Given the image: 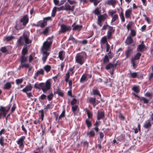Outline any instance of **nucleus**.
I'll return each instance as SVG.
<instances>
[{
  "label": "nucleus",
  "instance_id": "nucleus-1",
  "mask_svg": "<svg viewBox=\"0 0 153 153\" xmlns=\"http://www.w3.org/2000/svg\"><path fill=\"white\" fill-rule=\"evenodd\" d=\"M29 34L27 32H25L23 33L22 36L19 37L17 42V46L19 47L22 45H25L26 46V45H29L31 44V40L29 39Z\"/></svg>",
  "mask_w": 153,
  "mask_h": 153
},
{
  "label": "nucleus",
  "instance_id": "nucleus-2",
  "mask_svg": "<svg viewBox=\"0 0 153 153\" xmlns=\"http://www.w3.org/2000/svg\"><path fill=\"white\" fill-rule=\"evenodd\" d=\"M86 59V55L85 53H78L75 57L76 62L80 65L84 64Z\"/></svg>",
  "mask_w": 153,
  "mask_h": 153
},
{
  "label": "nucleus",
  "instance_id": "nucleus-3",
  "mask_svg": "<svg viewBox=\"0 0 153 153\" xmlns=\"http://www.w3.org/2000/svg\"><path fill=\"white\" fill-rule=\"evenodd\" d=\"M51 83L49 80H48L45 83H42L41 85V89L44 93H46L51 87Z\"/></svg>",
  "mask_w": 153,
  "mask_h": 153
},
{
  "label": "nucleus",
  "instance_id": "nucleus-4",
  "mask_svg": "<svg viewBox=\"0 0 153 153\" xmlns=\"http://www.w3.org/2000/svg\"><path fill=\"white\" fill-rule=\"evenodd\" d=\"M53 37V36L48 37L43 43V46L45 49H47L50 47L52 43Z\"/></svg>",
  "mask_w": 153,
  "mask_h": 153
},
{
  "label": "nucleus",
  "instance_id": "nucleus-5",
  "mask_svg": "<svg viewBox=\"0 0 153 153\" xmlns=\"http://www.w3.org/2000/svg\"><path fill=\"white\" fill-rule=\"evenodd\" d=\"M117 65V62L115 63H109L106 66L105 68L107 70L111 69L112 70L110 71L109 72L111 75H112L113 74L114 71L115 70Z\"/></svg>",
  "mask_w": 153,
  "mask_h": 153
},
{
  "label": "nucleus",
  "instance_id": "nucleus-6",
  "mask_svg": "<svg viewBox=\"0 0 153 153\" xmlns=\"http://www.w3.org/2000/svg\"><path fill=\"white\" fill-rule=\"evenodd\" d=\"M71 30L70 26L62 24L61 25V29L60 31L61 33H65Z\"/></svg>",
  "mask_w": 153,
  "mask_h": 153
},
{
  "label": "nucleus",
  "instance_id": "nucleus-7",
  "mask_svg": "<svg viewBox=\"0 0 153 153\" xmlns=\"http://www.w3.org/2000/svg\"><path fill=\"white\" fill-rule=\"evenodd\" d=\"M108 30L107 33V37L108 39L111 38L112 35L114 33L115 31V29L113 28L112 27L108 26Z\"/></svg>",
  "mask_w": 153,
  "mask_h": 153
},
{
  "label": "nucleus",
  "instance_id": "nucleus-8",
  "mask_svg": "<svg viewBox=\"0 0 153 153\" xmlns=\"http://www.w3.org/2000/svg\"><path fill=\"white\" fill-rule=\"evenodd\" d=\"M62 10H65L64 6H62L59 7H54L52 11V16L53 17L55 16L57 11H60Z\"/></svg>",
  "mask_w": 153,
  "mask_h": 153
},
{
  "label": "nucleus",
  "instance_id": "nucleus-9",
  "mask_svg": "<svg viewBox=\"0 0 153 153\" xmlns=\"http://www.w3.org/2000/svg\"><path fill=\"white\" fill-rule=\"evenodd\" d=\"M25 138V136H22L17 141V143L19 145V147L20 148H23V142Z\"/></svg>",
  "mask_w": 153,
  "mask_h": 153
},
{
  "label": "nucleus",
  "instance_id": "nucleus-10",
  "mask_svg": "<svg viewBox=\"0 0 153 153\" xmlns=\"http://www.w3.org/2000/svg\"><path fill=\"white\" fill-rule=\"evenodd\" d=\"M105 117V113L102 111H98L97 112V119L98 120L103 119Z\"/></svg>",
  "mask_w": 153,
  "mask_h": 153
},
{
  "label": "nucleus",
  "instance_id": "nucleus-11",
  "mask_svg": "<svg viewBox=\"0 0 153 153\" xmlns=\"http://www.w3.org/2000/svg\"><path fill=\"white\" fill-rule=\"evenodd\" d=\"M64 8L65 10L66 11H73L74 9V6L72 5V6H71L68 3H66L64 5Z\"/></svg>",
  "mask_w": 153,
  "mask_h": 153
},
{
  "label": "nucleus",
  "instance_id": "nucleus-12",
  "mask_svg": "<svg viewBox=\"0 0 153 153\" xmlns=\"http://www.w3.org/2000/svg\"><path fill=\"white\" fill-rule=\"evenodd\" d=\"M20 22L23 23L24 26H25L28 22V18L27 15H25L22 18H21Z\"/></svg>",
  "mask_w": 153,
  "mask_h": 153
},
{
  "label": "nucleus",
  "instance_id": "nucleus-13",
  "mask_svg": "<svg viewBox=\"0 0 153 153\" xmlns=\"http://www.w3.org/2000/svg\"><path fill=\"white\" fill-rule=\"evenodd\" d=\"M43 53L42 60L43 63H44L45 62L49 54V53L45 51H43Z\"/></svg>",
  "mask_w": 153,
  "mask_h": 153
},
{
  "label": "nucleus",
  "instance_id": "nucleus-14",
  "mask_svg": "<svg viewBox=\"0 0 153 153\" xmlns=\"http://www.w3.org/2000/svg\"><path fill=\"white\" fill-rule=\"evenodd\" d=\"M54 113L55 114V117H56V121H57L58 119V121H59V120L62 117H63L65 116V110H64L62 112L61 114L59 116L58 118V114H56L55 112H54Z\"/></svg>",
  "mask_w": 153,
  "mask_h": 153
},
{
  "label": "nucleus",
  "instance_id": "nucleus-15",
  "mask_svg": "<svg viewBox=\"0 0 153 153\" xmlns=\"http://www.w3.org/2000/svg\"><path fill=\"white\" fill-rule=\"evenodd\" d=\"M134 42V41L131 36H128L127 38L125 43L128 45H130Z\"/></svg>",
  "mask_w": 153,
  "mask_h": 153
},
{
  "label": "nucleus",
  "instance_id": "nucleus-16",
  "mask_svg": "<svg viewBox=\"0 0 153 153\" xmlns=\"http://www.w3.org/2000/svg\"><path fill=\"white\" fill-rule=\"evenodd\" d=\"M145 46L144 44L143 41H142L141 44L139 45L137 48V51L142 52L143 51V49L145 48Z\"/></svg>",
  "mask_w": 153,
  "mask_h": 153
},
{
  "label": "nucleus",
  "instance_id": "nucleus-17",
  "mask_svg": "<svg viewBox=\"0 0 153 153\" xmlns=\"http://www.w3.org/2000/svg\"><path fill=\"white\" fill-rule=\"evenodd\" d=\"M33 87L30 84L27 85L22 90V91L24 93H27V91H30L32 90Z\"/></svg>",
  "mask_w": 153,
  "mask_h": 153
},
{
  "label": "nucleus",
  "instance_id": "nucleus-18",
  "mask_svg": "<svg viewBox=\"0 0 153 153\" xmlns=\"http://www.w3.org/2000/svg\"><path fill=\"white\" fill-rule=\"evenodd\" d=\"M151 126V124L149 120H147L146 121L144 124L143 127L146 129L149 128Z\"/></svg>",
  "mask_w": 153,
  "mask_h": 153
},
{
  "label": "nucleus",
  "instance_id": "nucleus-19",
  "mask_svg": "<svg viewBox=\"0 0 153 153\" xmlns=\"http://www.w3.org/2000/svg\"><path fill=\"white\" fill-rule=\"evenodd\" d=\"M54 94H58L59 96L61 97H63L64 95V93L61 91L59 88L56 89V91H54Z\"/></svg>",
  "mask_w": 153,
  "mask_h": 153
},
{
  "label": "nucleus",
  "instance_id": "nucleus-20",
  "mask_svg": "<svg viewBox=\"0 0 153 153\" xmlns=\"http://www.w3.org/2000/svg\"><path fill=\"white\" fill-rule=\"evenodd\" d=\"M10 106L9 105L7 106V107H4L1 106L0 108V111H1L3 112H5L7 113L9 111Z\"/></svg>",
  "mask_w": 153,
  "mask_h": 153
},
{
  "label": "nucleus",
  "instance_id": "nucleus-21",
  "mask_svg": "<svg viewBox=\"0 0 153 153\" xmlns=\"http://www.w3.org/2000/svg\"><path fill=\"white\" fill-rule=\"evenodd\" d=\"M65 53L63 51H60L59 53L58 57L60 60H63L64 59Z\"/></svg>",
  "mask_w": 153,
  "mask_h": 153
},
{
  "label": "nucleus",
  "instance_id": "nucleus-22",
  "mask_svg": "<svg viewBox=\"0 0 153 153\" xmlns=\"http://www.w3.org/2000/svg\"><path fill=\"white\" fill-rule=\"evenodd\" d=\"M116 139L117 141L121 142L123 141L125 139V135L123 134H121L117 137Z\"/></svg>",
  "mask_w": 153,
  "mask_h": 153
},
{
  "label": "nucleus",
  "instance_id": "nucleus-23",
  "mask_svg": "<svg viewBox=\"0 0 153 153\" xmlns=\"http://www.w3.org/2000/svg\"><path fill=\"white\" fill-rule=\"evenodd\" d=\"M39 74H44V71L42 69H40L39 70H38L36 72L35 74L34 78H36Z\"/></svg>",
  "mask_w": 153,
  "mask_h": 153
},
{
  "label": "nucleus",
  "instance_id": "nucleus-24",
  "mask_svg": "<svg viewBox=\"0 0 153 153\" xmlns=\"http://www.w3.org/2000/svg\"><path fill=\"white\" fill-rule=\"evenodd\" d=\"M14 37L13 36H4L3 39L4 41L8 42L14 39Z\"/></svg>",
  "mask_w": 153,
  "mask_h": 153
},
{
  "label": "nucleus",
  "instance_id": "nucleus-25",
  "mask_svg": "<svg viewBox=\"0 0 153 153\" xmlns=\"http://www.w3.org/2000/svg\"><path fill=\"white\" fill-rule=\"evenodd\" d=\"M27 56L26 57L25 56H21L20 58L21 63H24L26 62L27 61Z\"/></svg>",
  "mask_w": 153,
  "mask_h": 153
},
{
  "label": "nucleus",
  "instance_id": "nucleus-26",
  "mask_svg": "<svg viewBox=\"0 0 153 153\" xmlns=\"http://www.w3.org/2000/svg\"><path fill=\"white\" fill-rule=\"evenodd\" d=\"M54 93L53 94L52 92H51L47 96V97L48 101H50L52 100L54 97Z\"/></svg>",
  "mask_w": 153,
  "mask_h": 153
},
{
  "label": "nucleus",
  "instance_id": "nucleus-27",
  "mask_svg": "<svg viewBox=\"0 0 153 153\" xmlns=\"http://www.w3.org/2000/svg\"><path fill=\"white\" fill-rule=\"evenodd\" d=\"M87 135L90 137H93L95 136V133L94 131L92 130L90 131L87 132Z\"/></svg>",
  "mask_w": 153,
  "mask_h": 153
},
{
  "label": "nucleus",
  "instance_id": "nucleus-28",
  "mask_svg": "<svg viewBox=\"0 0 153 153\" xmlns=\"http://www.w3.org/2000/svg\"><path fill=\"white\" fill-rule=\"evenodd\" d=\"M29 64L27 63H21V64L19 65V66L18 68V69H20L21 68H23L24 67H25L26 68H28L29 67Z\"/></svg>",
  "mask_w": 153,
  "mask_h": 153
},
{
  "label": "nucleus",
  "instance_id": "nucleus-29",
  "mask_svg": "<svg viewBox=\"0 0 153 153\" xmlns=\"http://www.w3.org/2000/svg\"><path fill=\"white\" fill-rule=\"evenodd\" d=\"M106 43H108L107 42L106 37L105 36H104L102 37L100 40V43L101 45H103L105 44H106Z\"/></svg>",
  "mask_w": 153,
  "mask_h": 153
},
{
  "label": "nucleus",
  "instance_id": "nucleus-30",
  "mask_svg": "<svg viewBox=\"0 0 153 153\" xmlns=\"http://www.w3.org/2000/svg\"><path fill=\"white\" fill-rule=\"evenodd\" d=\"M117 2L116 0H108L107 2V4L109 5H115Z\"/></svg>",
  "mask_w": 153,
  "mask_h": 153
},
{
  "label": "nucleus",
  "instance_id": "nucleus-31",
  "mask_svg": "<svg viewBox=\"0 0 153 153\" xmlns=\"http://www.w3.org/2000/svg\"><path fill=\"white\" fill-rule=\"evenodd\" d=\"M28 50L27 49V47L26 46L24 47L22 49V55L25 56L27 54Z\"/></svg>",
  "mask_w": 153,
  "mask_h": 153
},
{
  "label": "nucleus",
  "instance_id": "nucleus-32",
  "mask_svg": "<svg viewBox=\"0 0 153 153\" xmlns=\"http://www.w3.org/2000/svg\"><path fill=\"white\" fill-rule=\"evenodd\" d=\"M93 94L94 95H98L100 97H101V95L99 91L97 90H92Z\"/></svg>",
  "mask_w": 153,
  "mask_h": 153
},
{
  "label": "nucleus",
  "instance_id": "nucleus-33",
  "mask_svg": "<svg viewBox=\"0 0 153 153\" xmlns=\"http://www.w3.org/2000/svg\"><path fill=\"white\" fill-rule=\"evenodd\" d=\"M82 27V25H76L75 26H74L73 30H78L79 31H80Z\"/></svg>",
  "mask_w": 153,
  "mask_h": 153
},
{
  "label": "nucleus",
  "instance_id": "nucleus-34",
  "mask_svg": "<svg viewBox=\"0 0 153 153\" xmlns=\"http://www.w3.org/2000/svg\"><path fill=\"white\" fill-rule=\"evenodd\" d=\"M51 67L50 65H46L44 67V69L47 73L48 72L51 70Z\"/></svg>",
  "mask_w": 153,
  "mask_h": 153
},
{
  "label": "nucleus",
  "instance_id": "nucleus-35",
  "mask_svg": "<svg viewBox=\"0 0 153 153\" xmlns=\"http://www.w3.org/2000/svg\"><path fill=\"white\" fill-rule=\"evenodd\" d=\"M141 54L139 52H138L135 55V56L132 58L131 59H133L134 60H135L139 59L140 57Z\"/></svg>",
  "mask_w": 153,
  "mask_h": 153
},
{
  "label": "nucleus",
  "instance_id": "nucleus-36",
  "mask_svg": "<svg viewBox=\"0 0 153 153\" xmlns=\"http://www.w3.org/2000/svg\"><path fill=\"white\" fill-rule=\"evenodd\" d=\"M131 13V10L130 9L127 10L125 12V16L126 18H129Z\"/></svg>",
  "mask_w": 153,
  "mask_h": 153
},
{
  "label": "nucleus",
  "instance_id": "nucleus-37",
  "mask_svg": "<svg viewBox=\"0 0 153 153\" xmlns=\"http://www.w3.org/2000/svg\"><path fill=\"white\" fill-rule=\"evenodd\" d=\"M111 17L112 18V20H111V23L117 20L118 18V16L117 14L114 15L113 16H111Z\"/></svg>",
  "mask_w": 153,
  "mask_h": 153
},
{
  "label": "nucleus",
  "instance_id": "nucleus-38",
  "mask_svg": "<svg viewBox=\"0 0 153 153\" xmlns=\"http://www.w3.org/2000/svg\"><path fill=\"white\" fill-rule=\"evenodd\" d=\"M11 83L10 82L6 83L4 85V88L6 89H9L11 88Z\"/></svg>",
  "mask_w": 153,
  "mask_h": 153
},
{
  "label": "nucleus",
  "instance_id": "nucleus-39",
  "mask_svg": "<svg viewBox=\"0 0 153 153\" xmlns=\"http://www.w3.org/2000/svg\"><path fill=\"white\" fill-rule=\"evenodd\" d=\"M132 89L133 91H134L137 94L140 91V90L138 87L136 86H133L132 87Z\"/></svg>",
  "mask_w": 153,
  "mask_h": 153
},
{
  "label": "nucleus",
  "instance_id": "nucleus-40",
  "mask_svg": "<svg viewBox=\"0 0 153 153\" xmlns=\"http://www.w3.org/2000/svg\"><path fill=\"white\" fill-rule=\"evenodd\" d=\"M105 19V17L103 15H100L98 17V20L101 22L104 21Z\"/></svg>",
  "mask_w": 153,
  "mask_h": 153
},
{
  "label": "nucleus",
  "instance_id": "nucleus-41",
  "mask_svg": "<svg viewBox=\"0 0 153 153\" xmlns=\"http://www.w3.org/2000/svg\"><path fill=\"white\" fill-rule=\"evenodd\" d=\"M42 83H36L35 84L34 87L36 88L39 89H41V85H42Z\"/></svg>",
  "mask_w": 153,
  "mask_h": 153
},
{
  "label": "nucleus",
  "instance_id": "nucleus-42",
  "mask_svg": "<svg viewBox=\"0 0 153 153\" xmlns=\"http://www.w3.org/2000/svg\"><path fill=\"white\" fill-rule=\"evenodd\" d=\"M86 111L88 115V118L89 119L92 118V113L87 109H86Z\"/></svg>",
  "mask_w": 153,
  "mask_h": 153
},
{
  "label": "nucleus",
  "instance_id": "nucleus-43",
  "mask_svg": "<svg viewBox=\"0 0 153 153\" xmlns=\"http://www.w3.org/2000/svg\"><path fill=\"white\" fill-rule=\"evenodd\" d=\"M39 112L41 113L40 117L39 118V119H41V121H42L44 117V111L43 110L39 111Z\"/></svg>",
  "mask_w": 153,
  "mask_h": 153
},
{
  "label": "nucleus",
  "instance_id": "nucleus-44",
  "mask_svg": "<svg viewBox=\"0 0 153 153\" xmlns=\"http://www.w3.org/2000/svg\"><path fill=\"white\" fill-rule=\"evenodd\" d=\"M87 78V76L85 74H83L80 78V82L83 83V81H85Z\"/></svg>",
  "mask_w": 153,
  "mask_h": 153
},
{
  "label": "nucleus",
  "instance_id": "nucleus-45",
  "mask_svg": "<svg viewBox=\"0 0 153 153\" xmlns=\"http://www.w3.org/2000/svg\"><path fill=\"white\" fill-rule=\"evenodd\" d=\"M0 51L4 53H7L8 52V51L5 46L1 47L0 49Z\"/></svg>",
  "mask_w": 153,
  "mask_h": 153
},
{
  "label": "nucleus",
  "instance_id": "nucleus-46",
  "mask_svg": "<svg viewBox=\"0 0 153 153\" xmlns=\"http://www.w3.org/2000/svg\"><path fill=\"white\" fill-rule=\"evenodd\" d=\"M85 123L88 128H89L91 126L92 124L91 122L89 121L88 119H86L85 120Z\"/></svg>",
  "mask_w": 153,
  "mask_h": 153
},
{
  "label": "nucleus",
  "instance_id": "nucleus-47",
  "mask_svg": "<svg viewBox=\"0 0 153 153\" xmlns=\"http://www.w3.org/2000/svg\"><path fill=\"white\" fill-rule=\"evenodd\" d=\"M140 101H143L144 103L146 104H148L149 102V100L144 97H141V98H140Z\"/></svg>",
  "mask_w": 153,
  "mask_h": 153
},
{
  "label": "nucleus",
  "instance_id": "nucleus-48",
  "mask_svg": "<svg viewBox=\"0 0 153 153\" xmlns=\"http://www.w3.org/2000/svg\"><path fill=\"white\" fill-rule=\"evenodd\" d=\"M4 137L1 136L0 137V144L2 146H4L5 144L4 142Z\"/></svg>",
  "mask_w": 153,
  "mask_h": 153
},
{
  "label": "nucleus",
  "instance_id": "nucleus-49",
  "mask_svg": "<svg viewBox=\"0 0 153 153\" xmlns=\"http://www.w3.org/2000/svg\"><path fill=\"white\" fill-rule=\"evenodd\" d=\"M131 77L132 78H135L137 77V74L136 72L131 73L130 72Z\"/></svg>",
  "mask_w": 153,
  "mask_h": 153
},
{
  "label": "nucleus",
  "instance_id": "nucleus-50",
  "mask_svg": "<svg viewBox=\"0 0 153 153\" xmlns=\"http://www.w3.org/2000/svg\"><path fill=\"white\" fill-rule=\"evenodd\" d=\"M89 102L94 105L95 103L96 98L91 97L89 99Z\"/></svg>",
  "mask_w": 153,
  "mask_h": 153
},
{
  "label": "nucleus",
  "instance_id": "nucleus-51",
  "mask_svg": "<svg viewBox=\"0 0 153 153\" xmlns=\"http://www.w3.org/2000/svg\"><path fill=\"white\" fill-rule=\"evenodd\" d=\"M103 59L104 63L108 62L109 61L107 55H105Z\"/></svg>",
  "mask_w": 153,
  "mask_h": 153
},
{
  "label": "nucleus",
  "instance_id": "nucleus-52",
  "mask_svg": "<svg viewBox=\"0 0 153 153\" xmlns=\"http://www.w3.org/2000/svg\"><path fill=\"white\" fill-rule=\"evenodd\" d=\"M120 16L121 19L122 21V22H124L125 21V19L123 13L122 12H121V13L120 14Z\"/></svg>",
  "mask_w": 153,
  "mask_h": 153
},
{
  "label": "nucleus",
  "instance_id": "nucleus-53",
  "mask_svg": "<svg viewBox=\"0 0 153 153\" xmlns=\"http://www.w3.org/2000/svg\"><path fill=\"white\" fill-rule=\"evenodd\" d=\"M47 97V96L44 94H42L39 97V100H45Z\"/></svg>",
  "mask_w": 153,
  "mask_h": 153
},
{
  "label": "nucleus",
  "instance_id": "nucleus-54",
  "mask_svg": "<svg viewBox=\"0 0 153 153\" xmlns=\"http://www.w3.org/2000/svg\"><path fill=\"white\" fill-rule=\"evenodd\" d=\"M70 77V73L68 72L66 74L65 80L66 82H68Z\"/></svg>",
  "mask_w": 153,
  "mask_h": 153
},
{
  "label": "nucleus",
  "instance_id": "nucleus-55",
  "mask_svg": "<svg viewBox=\"0 0 153 153\" xmlns=\"http://www.w3.org/2000/svg\"><path fill=\"white\" fill-rule=\"evenodd\" d=\"M49 28V27H46L42 32V33L44 35H46L48 32Z\"/></svg>",
  "mask_w": 153,
  "mask_h": 153
},
{
  "label": "nucleus",
  "instance_id": "nucleus-56",
  "mask_svg": "<svg viewBox=\"0 0 153 153\" xmlns=\"http://www.w3.org/2000/svg\"><path fill=\"white\" fill-rule=\"evenodd\" d=\"M23 81L22 79H17L16 80V83L17 85L19 84L22 82Z\"/></svg>",
  "mask_w": 153,
  "mask_h": 153
},
{
  "label": "nucleus",
  "instance_id": "nucleus-57",
  "mask_svg": "<svg viewBox=\"0 0 153 153\" xmlns=\"http://www.w3.org/2000/svg\"><path fill=\"white\" fill-rule=\"evenodd\" d=\"M132 49L128 48L126 51V55L127 58H128V57Z\"/></svg>",
  "mask_w": 153,
  "mask_h": 153
},
{
  "label": "nucleus",
  "instance_id": "nucleus-58",
  "mask_svg": "<svg viewBox=\"0 0 153 153\" xmlns=\"http://www.w3.org/2000/svg\"><path fill=\"white\" fill-rule=\"evenodd\" d=\"M116 12V11L115 10H110L108 12L109 14L111 15V16H113L114 14Z\"/></svg>",
  "mask_w": 153,
  "mask_h": 153
},
{
  "label": "nucleus",
  "instance_id": "nucleus-59",
  "mask_svg": "<svg viewBox=\"0 0 153 153\" xmlns=\"http://www.w3.org/2000/svg\"><path fill=\"white\" fill-rule=\"evenodd\" d=\"M47 25V22L45 21H43V22L41 23L40 26L43 28L46 26Z\"/></svg>",
  "mask_w": 153,
  "mask_h": 153
},
{
  "label": "nucleus",
  "instance_id": "nucleus-60",
  "mask_svg": "<svg viewBox=\"0 0 153 153\" xmlns=\"http://www.w3.org/2000/svg\"><path fill=\"white\" fill-rule=\"evenodd\" d=\"M136 35V33L134 30H131V32L130 34V36H131L134 37Z\"/></svg>",
  "mask_w": 153,
  "mask_h": 153
},
{
  "label": "nucleus",
  "instance_id": "nucleus-61",
  "mask_svg": "<svg viewBox=\"0 0 153 153\" xmlns=\"http://www.w3.org/2000/svg\"><path fill=\"white\" fill-rule=\"evenodd\" d=\"M78 106L77 105L73 106L72 107V109L74 112H75Z\"/></svg>",
  "mask_w": 153,
  "mask_h": 153
},
{
  "label": "nucleus",
  "instance_id": "nucleus-62",
  "mask_svg": "<svg viewBox=\"0 0 153 153\" xmlns=\"http://www.w3.org/2000/svg\"><path fill=\"white\" fill-rule=\"evenodd\" d=\"M94 13L95 14L97 15H98L100 13V12L98 8H96L94 10Z\"/></svg>",
  "mask_w": 153,
  "mask_h": 153
},
{
  "label": "nucleus",
  "instance_id": "nucleus-63",
  "mask_svg": "<svg viewBox=\"0 0 153 153\" xmlns=\"http://www.w3.org/2000/svg\"><path fill=\"white\" fill-rule=\"evenodd\" d=\"M76 100L75 98H73L71 102V104L72 105H74L76 103Z\"/></svg>",
  "mask_w": 153,
  "mask_h": 153
},
{
  "label": "nucleus",
  "instance_id": "nucleus-64",
  "mask_svg": "<svg viewBox=\"0 0 153 153\" xmlns=\"http://www.w3.org/2000/svg\"><path fill=\"white\" fill-rule=\"evenodd\" d=\"M16 108V105L14 104L11 108V112L12 113L13 112L15 111Z\"/></svg>",
  "mask_w": 153,
  "mask_h": 153
}]
</instances>
